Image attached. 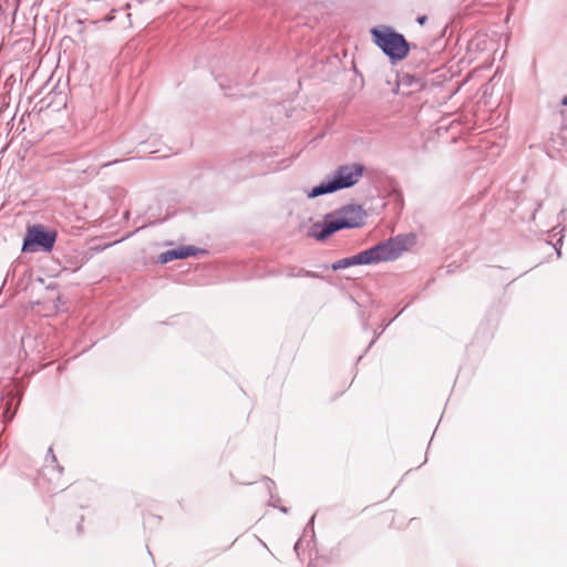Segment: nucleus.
I'll return each instance as SVG.
<instances>
[{
	"label": "nucleus",
	"instance_id": "f257e3e1",
	"mask_svg": "<svg viewBox=\"0 0 567 567\" xmlns=\"http://www.w3.org/2000/svg\"><path fill=\"white\" fill-rule=\"evenodd\" d=\"M365 212L359 205H346L338 210L324 215L322 221L312 224L308 235L317 240H324L332 234L344 228H358L364 224Z\"/></svg>",
	"mask_w": 567,
	"mask_h": 567
},
{
	"label": "nucleus",
	"instance_id": "f03ea898",
	"mask_svg": "<svg viewBox=\"0 0 567 567\" xmlns=\"http://www.w3.org/2000/svg\"><path fill=\"white\" fill-rule=\"evenodd\" d=\"M363 175L361 164H346L337 167L318 186H315L307 193L308 198H316L326 194H331L340 189L349 188L355 185Z\"/></svg>",
	"mask_w": 567,
	"mask_h": 567
},
{
	"label": "nucleus",
	"instance_id": "7ed1b4c3",
	"mask_svg": "<svg viewBox=\"0 0 567 567\" xmlns=\"http://www.w3.org/2000/svg\"><path fill=\"white\" fill-rule=\"evenodd\" d=\"M413 243V237L396 236L379 243L378 245L363 250L364 264L371 265L382 261L395 260L403 251L408 249V245Z\"/></svg>",
	"mask_w": 567,
	"mask_h": 567
},
{
	"label": "nucleus",
	"instance_id": "20e7f679",
	"mask_svg": "<svg viewBox=\"0 0 567 567\" xmlns=\"http://www.w3.org/2000/svg\"><path fill=\"white\" fill-rule=\"evenodd\" d=\"M375 44L394 61L403 60L409 53V44L404 37L389 27L371 30Z\"/></svg>",
	"mask_w": 567,
	"mask_h": 567
},
{
	"label": "nucleus",
	"instance_id": "39448f33",
	"mask_svg": "<svg viewBox=\"0 0 567 567\" xmlns=\"http://www.w3.org/2000/svg\"><path fill=\"white\" fill-rule=\"evenodd\" d=\"M56 239L55 231H48L40 225H35L28 230L24 239L23 250L33 251V246L41 247L45 251H51Z\"/></svg>",
	"mask_w": 567,
	"mask_h": 567
},
{
	"label": "nucleus",
	"instance_id": "423d86ee",
	"mask_svg": "<svg viewBox=\"0 0 567 567\" xmlns=\"http://www.w3.org/2000/svg\"><path fill=\"white\" fill-rule=\"evenodd\" d=\"M198 249L193 246L178 247L174 249L166 250L158 256V261L161 264H167L175 259H185L190 256H195Z\"/></svg>",
	"mask_w": 567,
	"mask_h": 567
},
{
	"label": "nucleus",
	"instance_id": "0eeeda50",
	"mask_svg": "<svg viewBox=\"0 0 567 567\" xmlns=\"http://www.w3.org/2000/svg\"><path fill=\"white\" fill-rule=\"evenodd\" d=\"M357 265H365L364 264V257H363V252H359L354 256H351V257H347V258H342V259H339L337 260L333 265H332V269L333 270H341V269H346L348 267H351V266H357Z\"/></svg>",
	"mask_w": 567,
	"mask_h": 567
},
{
	"label": "nucleus",
	"instance_id": "6e6552de",
	"mask_svg": "<svg viewBox=\"0 0 567 567\" xmlns=\"http://www.w3.org/2000/svg\"><path fill=\"white\" fill-rule=\"evenodd\" d=\"M288 277H318L317 274L308 270H299L297 274L290 271L287 274Z\"/></svg>",
	"mask_w": 567,
	"mask_h": 567
},
{
	"label": "nucleus",
	"instance_id": "1a4fd4ad",
	"mask_svg": "<svg viewBox=\"0 0 567 567\" xmlns=\"http://www.w3.org/2000/svg\"><path fill=\"white\" fill-rule=\"evenodd\" d=\"M427 18L426 16H421L417 18V22L423 25L426 22Z\"/></svg>",
	"mask_w": 567,
	"mask_h": 567
},
{
	"label": "nucleus",
	"instance_id": "9d476101",
	"mask_svg": "<svg viewBox=\"0 0 567 567\" xmlns=\"http://www.w3.org/2000/svg\"><path fill=\"white\" fill-rule=\"evenodd\" d=\"M112 20H113V16H112V14L106 16V17L104 18V21H105V22H110V21H112Z\"/></svg>",
	"mask_w": 567,
	"mask_h": 567
},
{
	"label": "nucleus",
	"instance_id": "9b49d317",
	"mask_svg": "<svg viewBox=\"0 0 567 567\" xmlns=\"http://www.w3.org/2000/svg\"><path fill=\"white\" fill-rule=\"evenodd\" d=\"M561 103H563L564 105H566V106H567V95H566V96H564V99H563Z\"/></svg>",
	"mask_w": 567,
	"mask_h": 567
},
{
	"label": "nucleus",
	"instance_id": "f8f14e48",
	"mask_svg": "<svg viewBox=\"0 0 567 567\" xmlns=\"http://www.w3.org/2000/svg\"><path fill=\"white\" fill-rule=\"evenodd\" d=\"M49 453H52L51 449L49 450ZM51 457H52V461H55V455L54 454H51Z\"/></svg>",
	"mask_w": 567,
	"mask_h": 567
},
{
	"label": "nucleus",
	"instance_id": "ddd939ff",
	"mask_svg": "<svg viewBox=\"0 0 567 567\" xmlns=\"http://www.w3.org/2000/svg\"><path fill=\"white\" fill-rule=\"evenodd\" d=\"M555 250H557V254L560 255V250L558 249V247H555Z\"/></svg>",
	"mask_w": 567,
	"mask_h": 567
},
{
	"label": "nucleus",
	"instance_id": "4468645a",
	"mask_svg": "<svg viewBox=\"0 0 567 567\" xmlns=\"http://www.w3.org/2000/svg\"><path fill=\"white\" fill-rule=\"evenodd\" d=\"M555 250H557V254L560 255V250L558 249V247H555Z\"/></svg>",
	"mask_w": 567,
	"mask_h": 567
}]
</instances>
